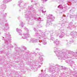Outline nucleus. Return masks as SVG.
I'll return each mask as SVG.
<instances>
[{"mask_svg": "<svg viewBox=\"0 0 77 77\" xmlns=\"http://www.w3.org/2000/svg\"><path fill=\"white\" fill-rule=\"evenodd\" d=\"M25 29L27 31V33L26 34H23L21 33V30L19 29L18 28H17L16 30L17 32L18 33L19 35H20L22 36V38L24 39H27L29 38V29L27 28H25Z\"/></svg>", "mask_w": 77, "mask_h": 77, "instance_id": "f257e3e1", "label": "nucleus"}, {"mask_svg": "<svg viewBox=\"0 0 77 77\" xmlns=\"http://www.w3.org/2000/svg\"><path fill=\"white\" fill-rule=\"evenodd\" d=\"M5 36L6 37L5 41V46L6 47H8V46L9 47V45H10L9 42H10V41L11 40V35L9 34H8L5 35Z\"/></svg>", "mask_w": 77, "mask_h": 77, "instance_id": "f03ea898", "label": "nucleus"}, {"mask_svg": "<svg viewBox=\"0 0 77 77\" xmlns=\"http://www.w3.org/2000/svg\"><path fill=\"white\" fill-rule=\"evenodd\" d=\"M9 26H8V23H7L5 25V26H2V29L4 32H7V30H8L9 29Z\"/></svg>", "mask_w": 77, "mask_h": 77, "instance_id": "7ed1b4c3", "label": "nucleus"}, {"mask_svg": "<svg viewBox=\"0 0 77 77\" xmlns=\"http://www.w3.org/2000/svg\"><path fill=\"white\" fill-rule=\"evenodd\" d=\"M24 25H25V23L21 21L20 23V26H21L22 27H23Z\"/></svg>", "mask_w": 77, "mask_h": 77, "instance_id": "20e7f679", "label": "nucleus"}, {"mask_svg": "<svg viewBox=\"0 0 77 77\" xmlns=\"http://www.w3.org/2000/svg\"><path fill=\"white\" fill-rule=\"evenodd\" d=\"M11 1V0H4V2L7 3V2H10Z\"/></svg>", "mask_w": 77, "mask_h": 77, "instance_id": "39448f33", "label": "nucleus"}, {"mask_svg": "<svg viewBox=\"0 0 77 77\" xmlns=\"http://www.w3.org/2000/svg\"><path fill=\"white\" fill-rule=\"evenodd\" d=\"M58 8H60V9H63V8H62V5H60L59 6H58Z\"/></svg>", "mask_w": 77, "mask_h": 77, "instance_id": "423d86ee", "label": "nucleus"}, {"mask_svg": "<svg viewBox=\"0 0 77 77\" xmlns=\"http://www.w3.org/2000/svg\"><path fill=\"white\" fill-rule=\"evenodd\" d=\"M3 53V51H0V53Z\"/></svg>", "mask_w": 77, "mask_h": 77, "instance_id": "0eeeda50", "label": "nucleus"}, {"mask_svg": "<svg viewBox=\"0 0 77 77\" xmlns=\"http://www.w3.org/2000/svg\"><path fill=\"white\" fill-rule=\"evenodd\" d=\"M42 13H44V12H45V11H42Z\"/></svg>", "mask_w": 77, "mask_h": 77, "instance_id": "6e6552de", "label": "nucleus"}, {"mask_svg": "<svg viewBox=\"0 0 77 77\" xmlns=\"http://www.w3.org/2000/svg\"><path fill=\"white\" fill-rule=\"evenodd\" d=\"M11 48H13V46H11Z\"/></svg>", "mask_w": 77, "mask_h": 77, "instance_id": "1a4fd4ad", "label": "nucleus"}, {"mask_svg": "<svg viewBox=\"0 0 77 77\" xmlns=\"http://www.w3.org/2000/svg\"><path fill=\"white\" fill-rule=\"evenodd\" d=\"M16 74H17V75H18V74H17V72H16Z\"/></svg>", "mask_w": 77, "mask_h": 77, "instance_id": "9d476101", "label": "nucleus"}, {"mask_svg": "<svg viewBox=\"0 0 77 77\" xmlns=\"http://www.w3.org/2000/svg\"><path fill=\"white\" fill-rule=\"evenodd\" d=\"M43 2H45V0H43Z\"/></svg>", "mask_w": 77, "mask_h": 77, "instance_id": "9b49d317", "label": "nucleus"}, {"mask_svg": "<svg viewBox=\"0 0 77 77\" xmlns=\"http://www.w3.org/2000/svg\"><path fill=\"white\" fill-rule=\"evenodd\" d=\"M18 77H21V76L20 75L18 76Z\"/></svg>", "mask_w": 77, "mask_h": 77, "instance_id": "f8f14e48", "label": "nucleus"}, {"mask_svg": "<svg viewBox=\"0 0 77 77\" xmlns=\"http://www.w3.org/2000/svg\"><path fill=\"white\" fill-rule=\"evenodd\" d=\"M45 2H47V0H45Z\"/></svg>", "mask_w": 77, "mask_h": 77, "instance_id": "ddd939ff", "label": "nucleus"}, {"mask_svg": "<svg viewBox=\"0 0 77 77\" xmlns=\"http://www.w3.org/2000/svg\"><path fill=\"white\" fill-rule=\"evenodd\" d=\"M16 52H17V50H16Z\"/></svg>", "mask_w": 77, "mask_h": 77, "instance_id": "4468645a", "label": "nucleus"}, {"mask_svg": "<svg viewBox=\"0 0 77 77\" xmlns=\"http://www.w3.org/2000/svg\"><path fill=\"white\" fill-rule=\"evenodd\" d=\"M1 22V20H0V23Z\"/></svg>", "mask_w": 77, "mask_h": 77, "instance_id": "2eb2a0df", "label": "nucleus"}, {"mask_svg": "<svg viewBox=\"0 0 77 77\" xmlns=\"http://www.w3.org/2000/svg\"><path fill=\"white\" fill-rule=\"evenodd\" d=\"M17 53H19V51H17Z\"/></svg>", "mask_w": 77, "mask_h": 77, "instance_id": "dca6fc26", "label": "nucleus"}, {"mask_svg": "<svg viewBox=\"0 0 77 77\" xmlns=\"http://www.w3.org/2000/svg\"><path fill=\"white\" fill-rule=\"evenodd\" d=\"M0 34H1V32H0Z\"/></svg>", "mask_w": 77, "mask_h": 77, "instance_id": "f3484780", "label": "nucleus"}, {"mask_svg": "<svg viewBox=\"0 0 77 77\" xmlns=\"http://www.w3.org/2000/svg\"><path fill=\"white\" fill-rule=\"evenodd\" d=\"M16 49H18V48H16Z\"/></svg>", "mask_w": 77, "mask_h": 77, "instance_id": "a211bd4d", "label": "nucleus"}, {"mask_svg": "<svg viewBox=\"0 0 77 77\" xmlns=\"http://www.w3.org/2000/svg\"><path fill=\"white\" fill-rule=\"evenodd\" d=\"M15 49H16V48H15Z\"/></svg>", "mask_w": 77, "mask_h": 77, "instance_id": "6ab92c4d", "label": "nucleus"}]
</instances>
